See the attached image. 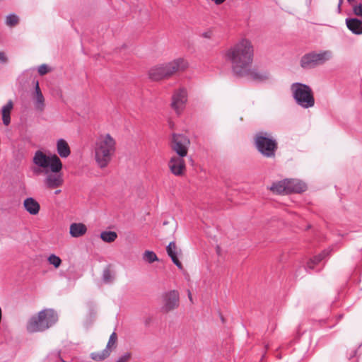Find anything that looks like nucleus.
Masks as SVG:
<instances>
[{"mask_svg": "<svg viewBox=\"0 0 362 362\" xmlns=\"http://www.w3.org/2000/svg\"><path fill=\"white\" fill-rule=\"evenodd\" d=\"M289 185H288L287 193H300L307 189V185L301 180L296 179H288Z\"/></svg>", "mask_w": 362, "mask_h": 362, "instance_id": "obj_17", "label": "nucleus"}, {"mask_svg": "<svg viewBox=\"0 0 362 362\" xmlns=\"http://www.w3.org/2000/svg\"><path fill=\"white\" fill-rule=\"evenodd\" d=\"M169 77L177 72L183 71L187 69L189 64L187 61L182 57L177 58L171 62L165 63Z\"/></svg>", "mask_w": 362, "mask_h": 362, "instance_id": "obj_13", "label": "nucleus"}, {"mask_svg": "<svg viewBox=\"0 0 362 362\" xmlns=\"http://www.w3.org/2000/svg\"><path fill=\"white\" fill-rule=\"evenodd\" d=\"M211 1H213L214 4H216V5H220L226 1V0H211Z\"/></svg>", "mask_w": 362, "mask_h": 362, "instance_id": "obj_37", "label": "nucleus"}, {"mask_svg": "<svg viewBox=\"0 0 362 362\" xmlns=\"http://www.w3.org/2000/svg\"><path fill=\"white\" fill-rule=\"evenodd\" d=\"M33 161L39 168L34 170L35 173L45 172L46 173L43 182L47 188L53 189L60 187L63 185L64 179L60 173L62 169V163L57 155L47 156L42 151H37Z\"/></svg>", "mask_w": 362, "mask_h": 362, "instance_id": "obj_2", "label": "nucleus"}, {"mask_svg": "<svg viewBox=\"0 0 362 362\" xmlns=\"http://www.w3.org/2000/svg\"><path fill=\"white\" fill-rule=\"evenodd\" d=\"M143 260L148 264L158 261L156 254L151 250H146L142 255Z\"/></svg>", "mask_w": 362, "mask_h": 362, "instance_id": "obj_26", "label": "nucleus"}, {"mask_svg": "<svg viewBox=\"0 0 362 362\" xmlns=\"http://www.w3.org/2000/svg\"><path fill=\"white\" fill-rule=\"evenodd\" d=\"M34 106L36 110L42 112L45 107V98L41 92L38 81H36L35 93L33 95Z\"/></svg>", "mask_w": 362, "mask_h": 362, "instance_id": "obj_15", "label": "nucleus"}, {"mask_svg": "<svg viewBox=\"0 0 362 362\" xmlns=\"http://www.w3.org/2000/svg\"><path fill=\"white\" fill-rule=\"evenodd\" d=\"M352 13L354 15L362 17V4H353L352 5Z\"/></svg>", "mask_w": 362, "mask_h": 362, "instance_id": "obj_32", "label": "nucleus"}, {"mask_svg": "<svg viewBox=\"0 0 362 362\" xmlns=\"http://www.w3.org/2000/svg\"><path fill=\"white\" fill-rule=\"evenodd\" d=\"M189 145V140L186 136L177 134L173 135L171 147L178 156H186Z\"/></svg>", "mask_w": 362, "mask_h": 362, "instance_id": "obj_9", "label": "nucleus"}, {"mask_svg": "<svg viewBox=\"0 0 362 362\" xmlns=\"http://www.w3.org/2000/svg\"><path fill=\"white\" fill-rule=\"evenodd\" d=\"M289 185L288 179H284L283 180L274 182L269 187L270 190L277 194H288L287 188Z\"/></svg>", "mask_w": 362, "mask_h": 362, "instance_id": "obj_22", "label": "nucleus"}, {"mask_svg": "<svg viewBox=\"0 0 362 362\" xmlns=\"http://www.w3.org/2000/svg\"><path fill=\"white\" fill-rule=\"evenodd\" d=\"M60 192H61V190H60V189H57V190H56V191L54 192V194H59Z\"/></svg>", "mask_w": 362, "mask_h": 362, "instance_id": "obj_40", "label": "nucleus"}, {"mask_svg": "<svg viewBox=\"0 0 362 362\" xmlns=\"http://www.w3.org/2000/svg\"><path fill=\"white\" fill-rule=\"evenodd\" d=\"M18 23V17L15 14H10L6 17V23L8 26H14Z\"/></svg>", "mask_w": 362, "mask_h": 362, "instance_id": "obj_31", "label": "nucleus"}, {"mask_svg": "<svg viewBox=\"0 0 362 362\" xmlns=\"http://www.w3.org/2000/svg\"><path fill=\"white\" fill-rule=\"evenodd\" d=\"M148 75L153 81H159L169 77L165 64H158L152 67L149 70Z\"/></svg>", "mask_w": 362, "mask_h": 362, "instance_id": "obj_14", "label": "nucleus"}, {"mask_svg": "<svg viewBox=\"0 0 362 362\" xmlns=\"http://www.w3.org/2000/svg\"><path fill=\"white\" fill-rule=\"evenodd\" d=\"M188 298H189L190 301H192V293H191V292L189 291H188Z\"/></svg>", "mask_w": 362, "mask_h": 362, "instance_id": "obj_38", "label": "nucleus"}, {"mask_svg": "<svg viewBox=\"0 0 362 362\" xmlns=\"http://www.w3.org/2000/svg\"><path fill=\"white\" fill-rule=\"evenodd\" d=\"M187 102V92L184 88L175 90L172 96L171 107L177 115H180L185 108Z\"/></svg>", "mask_w": 362, "mask_h": 362, "instance_id": "obj_10", "label": "nucleus"}, {"mask_svg": "<svg viewBox=\"0 0 362 362\" xmlns=\"http://www.w3.org/2000/svg\"><path fill=\"white\" fill-rule=\"evenodd\" d=\"M223 57L230 64L235 75L245 73L251 66L254 58V46L247 37H242L223 52Z\"/></svg>", "mask_w": 362, "mask_h": 362, "instance_id": "obj_1", "label": "nucleus"}, {"mask_svg": "<svg viewBox=\"0 0 362 362\" xmlns=\"http://www.w3.org/2000/svg\"><path fill=\"white\" fill-rule=\"evenodd\" d=\"M333 52L331 50H322L319 52H311L302 57L300 66L303 69H312L331 60Z\"/></svg>", "mask_w": 362, "mask_h": 362, "instance_id": "obj_6", "label": "nucleus"}, {"mask_svg": "<svg viewBox=\"0 0 362 362\" xmlns=\"http://www.w3.org/2000/svg\"><path fill=\"white\" fill-rule=\"evenodd\" d=\"M343 0H339V4H342Z\"/></svg>", "mask_w": 362, "mask_h": 362, "instance_id": "obj_41", "label": "nucleus"}, {"mask_svg": "<svg viewBox=\"0 0 362 362\" xmlns=\"http://www.w3.org/2000/svg\"><path fill=\"white\" fill-rule=\"evenodd\" d=\"M13 104L11 100H9L5 105L2 107L1 114L2 120L4 125L8 126L11 123V112L13 109Z\"/></svg>", "mask_w": 362, "mask_h": 362, "instance_id": "obj_23", "label": "nucleus"}, {"mask_svg": "<svg viewBox=\"0 0 362 362\" xmlns=\"http://www.w3.org/2000/svg\"><path fill=\"white\" fill-rule=\"evenodd\" d=\"M58 320L57 313L52 309H44L28 321L26 329L28 332H43L53 326Z\"/></svg>", "mask_w": 362, "mask_h": 362, "instance_id": "obj_4", "label": "nucleus"}, {"mask_svg": "<svg viewBox=\"0 0 362 362\" xmlns=\"http://www.w3.org/2000/svg\"><path fill=\"white\" fill-rule=\"evenodd\" d=\"M236 76L240 77H247L248 79L258 82L265 81L270 78V74L269 72L257 69H252L251 66H248L246 68L245 73L238 74Z\"/></svg>", "mask_w": 362, "mask_h": 362, "instance_id": "obj_11", "label": "nucleus"}, {"mask_svg": "<svg viewBox=\"0 0 362 362\" xmlns=\"http://www.w3.org/2000/svg\"><path fill=\"white\" fill-rule=\"evenodd\" d=\"M255 144L259 151L267 157H273L277 148L276 140L267 132H259L256 135Z\"/></svg>", "mask_w": 362, "mask_h": 362, "instance_id": "obj_7", "label": "nucleus"}, {"mask_svg": "<svg viewBox=\"0 0 362 362\" xmlns=\"http://www.w3.org/2000/svg\"><path fill=\"white\" fill-rule=\"evenodd\" d=\"M291 90L297 104L303 108H310L315 105V98L310 86L300 83L291 85Z\"/></svg>", "mask_w": 362, "mask_h": 362, "instance_id": "obj_5", "label": "nucleus"}, {"mask_svg": "<svg viewBox=\"0 0 362 362\" xmlns=\"http://www.w3.org/2000/svg\"><path fill=\"white\" fill-rule=\"evenodd\" d=\"M0 61L3 62H5L6 61V56L3 52H0Z\"/></svg>", "mask_w": 362, "mask_h": 362, "instance_id": "obj_36", "label": "nucleus"}, {"mask_svg": "<svg viewBox=\"0 0 362 362\" xmlns=\"http://www.w3.org/2000/svg\"><path fill=\"white\" fill-rule=\"evenodd\" d=\"M23 206L27 212L31 215H36L40 209V204L33 197L26 198L23 201Z\"/></svg>", "mask_w": 362, "mask_h": 362, "instance_id": "obj_18", "label": "nucleus"}, {"mask_svg": "<svg viewBox=\"0 0 362 362\" xmlns=\"http://www.w3.org/2000/svg\"><path fill=\"white\" fill-rule=\"evenodd\" d=\"M49 71V67L46 64H42L38 67V73L41 76L46 74Z\"/></svg>", "mask_w": 362, "mask_h": 362, "instance_id": "obj_35", "label": "nucleus"}, {"mask_svg": "<svg viewBox=\"0 0 362 362\" xmlns=\"http://www.w3.org/2000/svg\"><path fill=\"white\" fill-rule=\"evenodd\" d=\"M214 35V32L211 29H208L201 33V37L206 39H211Z\"/></svg>", "mask_w": 362, "mask_h": 362, "instance_id": "obj_34", "label": "nucleus"}, {"mask_svg": "<svg viewBox=\"0 0 362 362\" xmlns=\"http://www.w3.org/2000/svg\"><path fill=\"white\" fill-rule=\"evenodd\" d=\"M110 355V353L108 351V349H104L101 351L91 353L90 358L93 361H101L108 358Z\"/></svg>", "mask_w": 362, "mask_h": 362, "instance_id": "obj_24", "label": "nucleus"}, {"mask_svg": "<svg viewBox=\"0 0 362 362\" xmlns=\"http://www.w3.org/2000/svg\"><path fill=\"white\" fill-rule=\"evenodd\" d=\"M117 341V336L115 332L112 333L105 349H108L111 354L112 351L115 349Z\"/></svg>", "mask_w": 362, "mask_h": 362, "instance_id": "obj_28", "label": "nucleus"}, {"mask_svg": "<svg viewBox=\"0 0 362 362\" xmlns=\"http://www.w3.org/2000/svg\"><path fill=\"white\" fill-rule=\"evenodd\" d=\"M327 255V252L326 251H324L321 254H320L317 256L314 257L313 259H311L307 264V268L313 269L314 268V266L317 264H318L320 261L323 259V258L325 257V255Z\"/></svg>", "mask_w": 362, "mask_h": 362, "instance_id": "obj_27", "label": "nucleus"}, {"mask_svg": "<svg viewBox=\"0 0 362 362\" xmlns=\"http://www.w3.org/2000/svg\"><path fill=\"white\" fill-rule=\"evenodd\" d=\"M87 232V227L83 223H73L69 226V234L73 238H79Z\"/></svg>", "mask_w": 362, "mask_h": 362, "instance_id": "obj_19", "label": "nucleus"}, {"mask_svg": "<svg viewBox=\"0 0 362 362\" xmlns=\"http://www.w3.org/2000/svg\"><path fill=\"white\" fill-rule=\"evenodd\" d=\"M57 151L59 156L62 158H67L70 153L71 150L68 143L63 139H59L57 141Z\"/></svg>", "mask_w": 362, "mask_h": 362, "instance_id": "obj_21", "label": "nucleus"}, {"mask_svg": "<svg viewBox=\"0 0 362 362\" xmlns=\"http://www.w3.org/2000/svg\"><path fill=\"white\" fill-rule=\"evenodd\" d=\"M354 0H348V1L351 4Z\"/></svg>", "mask_w": 362, "mask_h": 362, "instance_id": "obj_42", "label": "nucleus"}, {"mask_svg": "<svg viewBox=\"0 0 362 362\" xmlns=\"http://www.w3.org/2000/svg\"><path fill=\"white\" fill-rule=\"evenodd\" d=\"M341 4H338V6H337L338 13H341Z\"/></svg>", "mask_w": 362, "mask_h": 362, "instance_id": "obj_39", "label": "nucleus"}, {"mask_svg": "<svg viewBox=\"0 0 362 362\" xmlns=\"http://www.w3.org/2000/svg\"><path fill=\"white\" fill-rule=\"evenodd\" d=\"M132 357V354L129 352H126L121 356L115 362H128Z\"/></svg>", "mask_w": 362, "mask_h": 362, "instance_id": "obj_33", "label": "nucleus"}, {"mask_svg": "<svg viewBox=\"0 0 362 362\" xmlns=\"http://www.w3.org/2000/svg\"><path fill=\"white\" fill-rule=\"evenodd\" d=\"M103 279L104 282L109 284L113 281L114 275L109 269H105L103 273Z\"/></svg>", "mask_w": 362, "mask_h": 362, "instance_id": "obj_30", "label": "nucleus"}, {"mask_svg": "<svg viewBox=\"0 0 362 362\" xmlns=\"http://www.w3.org/2000/svg\"><path fill=\"white\" fill-rule=\"evenodd\" d=\"M180 296L179 293L175 290H172L164 293L162 295V306L161 311L163 313H169L179 306Z\"/></svg>", "mask_w": 362, "mask_h": 362, "instance_id": "obj_8", "label": "nucleus"}, {"mask_svg": "<svg viewBox=\"0 0 362 362\" xmlns=\"http://www.w3.org/2000/svg\"><path fill=\"white\" fill-rule=\"evenodd\" d=\"M117 237L115 231H103L100 233V238L105 243L114 242Z\"/></svg>", "mask_w": 362, "mask_h": 362, "instance_id": "obj_25", "label": "nucleus"}, {"mask_svg": "<svg viewBox=\"0 0 362 362\" xmlns=\"http://www.w3.org/2000/svg\"><path fill=\"white\" fill-rule=\"evenodd\" d=\"M347 28L354 35H362V20L356 18H347L345 20Z\"/></svg>", "mask_w": 362, "mask_h": 362, "instance_id": "obj_16", "label": "nucleus"}, {"mask_svg": "<svg viewBox=\"0 0 362 362\" xmlns=\"http://www.w3.org/2000/svg\"><path fill=\"white\" fill-rule=\"evenodd\" d=\"M184 157L178 155L177 156H174L169 160L168 167L173 175L181 176L185 173L186 166Z\"/></svg>", "mask_w": 362, "mask_h": 362, "instance_id": "obj_12", "label": "nucleus"}, {"mask_svg": "<svg viewBox=\"0 0 362 362\" xmlns=\"http://www.w3.org/2000/svg\"><path fill=\"white\" fill-rule=\"evenodd\" d=\"M168 255L170 257L173 262L180 269H182V264L178 259V250L174 242H170L166 247Z\"/></svg>", "mask_w": 362, "mask_h": 362, "instance_id": "obj_20", "label": "nucleus"}, {"mask_svg": "<svg viewBox=\"0 0 362 362\" xmlns=\"http://www.w3.org/2000/svg\"><path fill=\"white\" fill-rule=\"evenodd\" d=\"M47 261L50 264L53 265L55 268H58L62 264L61 259L54 254L50 255L48 257Z\"/></svg>", "mask_w": 362, "mask_h": 362, "instance_id": "obj_29", "label": "nucleus"}, {"mask_svg": "<svg viewBox=\"0 0 362 362\" xmlns=\"http://www.w3.org/2000/svg\"><path fill=\"white\" fill-rule=\"evenodd\" d=\"M117 151L116 139L109 133H102L95 138L92 154L97 166L103 169L107 167Z\"/></svg>", "mask_w": 362, "mask_h": 362, "instance_id": "obj_3", "label": "nucleus"}]
</instances>
